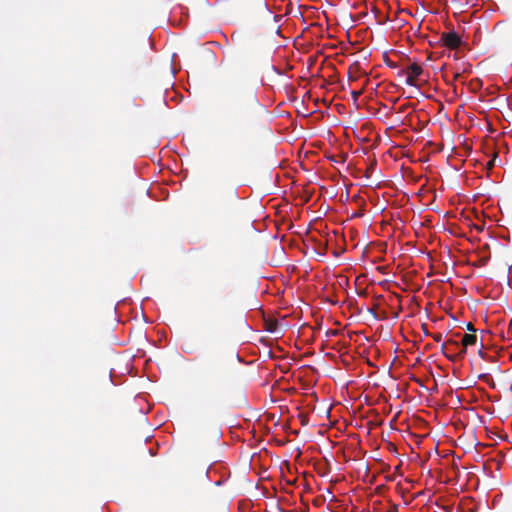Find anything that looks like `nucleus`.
I'll return each mask as SVG.
<instances>
[{"instance_id": "nucleus-9", "label": "nucleus", "mask_w": 512, "mask_h": 512, "mask_svg": "<svg viewBox=\"0 0 512 512\" xmlns=\"http://www.w3.org/2000/svg\"><path fill=\"white\" fill-rule=\"evenodd\" d=\"M442 334L438 333V334H435L433 335V339L436 341V342H441L442 341Z\"/></svg>"}, {"instance_id": "nucleus-4", "label": "nucleus", "mask_w": 512, "mask_h": 512, "mask_svg": "<svg viewBox=\"0 0 512 512\" xmlns=\"http://www.w3.org/2000/svg\"><path fill=\"white\" fill-rule=\"evenodd\" d=\"M447 343H448V344H450V345H453V346L455 347V350H456V351H455V353H454V355H453V356H452V355H450V354H448V353H446V352H445V345H446V344H445V343H442L441 351H442L443 355H444L446 358L450 359V360H453V359H454V357H455L456 355H457V356H460L461 341H456V340H454V339H449Z\"/></svg>"}, {"instance_id": "nucleus-2", "label": "nucleus", "mask_w": 512, "mask_h": 512, "mask_svg": "<svg viewBox=\"0 0 512 512\" xmlns=\"http://www.w3.org/2000/svg\"><path fill=\"white\" fill-rule=\"evenodd\" d=\"M259 104L256 93L251 92L244 99L238 100L236 103L237 110L240 112L245 106H256Z\"/></svg>"}, {"instance_id": "nucleus-7", "label": "nucleus", "mask_w": 512, "mask_h": 512, "mask_svg": "<svg viewBox=\"0 0 512 512\" xmlns=\"http://www.w3.org/2000/svg\"><path fill=\"white\" fill-rule=\"evenodd\" d=\"M415 78L411 75H408L405 79V84L411 87H416Z\"/></svg>"}, {"instance_id": "nucleus-11", "label": "nucleus", "mask_w": 512, "mask_h": 512, "mask_svg": "<svg viewBox=\"0 0 512 512\" xmlns=\"http://www.w3.org/2000/svg\"><path fill=\"white\" fill-rule=\"evenodd\" d=\"M368 312L371 313L375 319H377V314L374 309L369 308Z\"/></svg>"}, {"instance_id": "nucleus-3", "label": "nucleus", "mask_w": 512, "mask_h": 512, "mask_svg": "<svg viewBox=\"0 0 512 512\" xmlns=\"http://www.w3.org/2000/svg\"><path fill=\"white\" fill-rule=\"evenodd\" d=\"M477 342V337L474 334H464L461 339L460 356H464L467 352L468 346H473Z\"/></svg>"}, {"instance_id": "nucleus-6", "label": "nucleus", "mask_w": 512, "mask_h": 512, "mask_svg": "<svg viewBox=\"0 0 512 512\" xmlns=\"http://www.w3.org/2000/svg\"><path fill=\"white\" fill-rule=\"evenodd\" d=\"M181 350L185 353V354H188V355H191L193 354L194 350L192 348V345L190 343H184L182 344L181 346Z\"/></svg>"}, {"instance_id": "nucleus-14", "label": "nucleus", "mask_w": 512, "mask_h": 512, "mask_svg": "<svg viewBox=\"0 0 512 512\" xmlns=\"http://www.w3.org/2000/svg\"><path fill=\"white\" fill-rule=\"evenodd\" d=\"M274 20L278 21V16L277 15H274Z\"/></svg>"}, {"instance_id": "nucleus-5", "label": "nucleus", "mask_w": 512, "mask_h": 512, "mask_svg": "<svg viewBox=\"0 0 512 512\" xmlns=\"http://www.w3.org/2000/svg\"><path fill=\"white\" fill-rule=\"evenodd\" d=\"M423 72V69L417 63H412L408 67V74L418 78Z\"/></svg>"}, {"instance_id": "nucleus-8", "label": "nucleus", "mask_w": 512, "mask_h": 512, "mask_svg": "<svg viewBox=\"0 0 512 512\" xmlns=\"http://www.w3.org/2000/svg\"><path fill=\"white\" fill-rule=\"evenodd\" d=\"M337 333H338V332H337V330H331V329H329V330H327V332H326V336H327V337H333V336H336V335H337Z\"/></svg>"}, {"instance_id": "nucleus-1", "label": "nucleus", "mask_w": 512, "mask_h": 512, "mask_svg": "<svg viewBox=\"0 0 512 512\" xmlns=\"http://www.w3.org/2000/svg\"><path fill=\"white\" fill-rule=\"evenodd\" d=\"M441 41L444 43L445 46L449 48H456L461 43V38L457 32L454 30L443 33L441 35Z\"/></svg>"}, {"instance_id": "nucleus-13", "label": "nucleus", "mask_w": 512, "mask_h": 512, "mask_svg": "<svg viewBox=\"0 0 512 512\" xmlns=\"http://www.w3.org/2000/svg\"><path fill=\"white\" fill-rule=\"evenodd\" d=\"M215 484H216L217 486H219V485H221V484H222V481H217Z\"/></svg>"}, {"instance_id": "nucleus-12", "label": "nucleus", "mask_w": 512, "mask_h": 512, "mask_svg": "<svg viewBox=\"0 0 512 512\" xmlns=\"http://www.w3.org/2000/svg\"><path fill=\"white\" fill-rule=\"evenodd\" d=\"M264 7H265V9H266L268 12H270V13H271L270 8H269V6H268V4H267L266 2H264Z\"/></svg>"}, {"instance_id": "nucleus-10", "label": "nucleus", "mask_w": 512, "mask_h": 512, "mask_svg": "<svg viewBox=\"0 0 512 512\" xmlns=\"http://www.w3.org/2000/svg\"><path fill=\"white\" fill-rule=\"evenodd\" d=\"M466 328H467V330H468V331H471V332H474V331H475L474 326H473V324H472V323H468V324H467V326H466Z\"/></svg>"}]
</instances>
